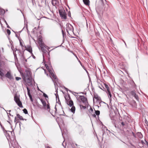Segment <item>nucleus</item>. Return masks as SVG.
Returning <instances> with one entry per match:
<instances>
[{
	"label": "nucleus",
	"mask_w": 148,
	"mask_h": 148,
	"mask_svg": "<svg viewBox=\"0 0 148 148\" xmlns=\"http://www.w3.org/2000/svg\"><path fill=\"white\" fill-rule=\"evenodd\" d=\"M125 43V45L126 46V44L125 43V42L124 41Z\"/></svg>",
	"instance_id": "09e8293b"
},
{
	"label": "nucleus",
	"mask_w": 148,
	"mask_h": 148,
	"mask_svg": "<svg viewBox=\"0 0 148 148\" xmlns=\"http://www.w3.org/2000/svg\"><path fill=\"white\" fill-rule=\"evenodd\" d=\"M5 23L7 25V27L8 28H10V27L9 26V25H8V24L7 23V22L5 20Z\"/></svg>",
	"instance_id": "c756f323"
},
{
	"label": "nucleus",
	"mask_w": 148,
	"mask_h": 148,
	"mask_svg": "<svg viewBox=\"0 0 148 148\" xmlns=\"http://www.w3.org/2000/svg\"><path fill=\"white\" fill-rule=\"evenodd\" d=\"M14 100L15 102L20 107H22L23 106L22 105L21 102L20 101L19 98L17 96L15 95L14 97Z\"/></svg>",
	"instance_id": "20e7f679"
},
{
	"label": "nucleus",
	"mask_w": 148,
	"mask_h": 148,
	"mask_svg": "<svg viewBox=\"0 0 148 148\" xmlns=\"http://www.w3.org/2000/svg\"><path fill=\"white\" fill-rule=\"evenodd\" d=\"M16 79L17 81H18L20 79H21V78L18 77H16Z\"/></svg>",
	"instance_id": "2f4dec72"
},
{
	"label": "nucleus",
	"mask_w": 148,
	"mask_h": 148,
	"mask_svg": "<svg viewBox=\"0 0 148 148\" xmlns=\"http://www.w3.org/2000/svg\"><path fill=\"white\" fill-rule=\"evenodd\" d=\"M46 108H47V109L48 110H50V106L49 105H47L46 106Z\"/></svg>",
	"instance_id": "c85d7f7f"
},
{
	"label": "nucleus",
	"mask_w": 148,
	"mask_h": 148,
	"mask_svg": "<svg viewBox=\"0 0 148 148\" xmlns=\"http://www.w3.org/2000/svg\"><path fill=\"white\" fill-rule=\"evenodd\" d=\"M62 34H63V36H64V31L63 30H62Z\"/></svg>",
	"instance_id": "4c0bfd02"
},
{
	"label": "nucleus",
	"mask_w": 148,
	"mask_h": 148,
	"mask_svg": "<svg viewBox=\"0 0 148 148\" xmlns=\"http://www.w3.org/2000/svg\"><path fill=\"white\" fill-rule=\"evenodd\" d=\"M65 89L66 90V91H68V89L67 88H65Z\"/></svg>",
	"instance_id": "79ce46f5"
},
{
	"label": "nucleus",
	"mask_w": 148,
	"mask_h": 148,
	"mask_svg": "<svg viewBox=\"0 0 148 148\" xmlns=\"http://www.w3.org/2000/svg\"><path fill=\"white\" fill-rule=\"evenodd\" d=\"M78 61H79V62L80 63V64H81V66H82L83 65H82L81 62H80V61L79 60H78Z\"/></svg>",
	"instance_id": "c9c22d12"
},
{
	"label": "nucleus",
	"mask_w": 148,
	"mask_h": 148,
	"mask_svg": "<svg viewBox=\"0 0 148 148\" xmlns=\"http://www.w3.org/2000/svg\"><path fill=\"white\" fill-rule=\"evenodd\" d=\"M145 122L147 124V123H148V122L147 121V120H146V119H145Z\"/></svg>",
	"instance_id": "ea45409f"
},
{
	"label": "nucleus",
	"mask_w": 148,
	"mask_h": 148,
	"mask_svg": "<svg viewBox=\"0 0 148 148\" xmlns=\"http://www.w3.org/2000/svg\"><path fill=\"white\" fill-rule=\"evenodd\" d=\"M66 30L67 32L69 33V32H73V28L72 26L69 24L67 25Z\"/></svg>",
	"instance_id": "423d86ee"
},
{
	"label": "nucleus",
	"mask_w": 148,
	"mask_h": 148,
	"mask_svg": "<svg viewBox=\"0 0 148 148\" xmlns=\"http://www.w3.org/2000/svg\"><path fill=\"white\" fill-rule=\"evenodd\" d=\"M76 57L77 58V59L78 60V58L76 56Z\"/></svg>",
	"instance_id": "49530a36"
},
{
	"label": "nucleus",
	"mask_w": 148,
	"mask_h": 148,
	"mask_svg": "<svg viewBox=\"0 0 148 148\" xmlns=\"http://www.w3.org/2000/svg\"><path fill=\"white\" fill-rule=\"evenodd\" d=\"M49 66L47 64H45V66L46 68L47 69L52 78L55 79V81L56 82V77L53 73V69L52 68V67L50 66V64H49Z\"/></svg>",
	"instance_id": "f257e3e1"
},
{
	"label": "nucleus",
	"mask_w": 148,
	"mask_h": 148,
	"mask_svg": "<svg viewBox=\"0 0 148 148\" xmlns=\"http://www.w3.org/2000/svg\"><path fill=\"white\" fill-rule=\"evenodd\" d=\"M23 111L26 114H28V112L26 109H24L23 110Z\"/></svg>",
	"instance_id": "b1692460"
},
{
	"label": "nucleus",
	"mask_w": 148,
	"mask_h": 148,
	"mask_svg": "<svg viewBox=\"0 0 148 148\" xmlns=\"http://www.w3.org/2000/svg\"><path fill=\"white\" fill-rule=\"evenodd\" d=\"M51 2L52 5L55 6H58L59 5L58 0H52Z\"/></svg>",
	"instance_id": "6e6552de"
},
{
	"label": "nucleus",
	"mask_w": 148,
	"mask_h": 148,
	"mask_svg": "<svg viewBox=\"0 0 148 148\" xmlns=\"http://www.w3.org/2000/svg\"><path fill=\"white\" fill-rule=\"evenodd\" d=\"M80 106L81 108H82L83 109H85L86 108V106H83L82 105H80Z\"/></svg>",
	"instance_id": "5701e85b"
},
{
	"label": "nucleus",
	"mask_w": 148,
	"mask_h": 148,
	"mask_svg": "<svg viewBox=\"0 0 148 148\" xmlns=\"http://www.w3.org/2000/svg\"><path fill=\"white\" fill-rule=\"evenodd\" d=\"M82 67H83V69H84L85 70H86V69L85 68V67H84V66L82 65Z\"/></svg>",
	"instance_id": "58836bf2"
},
{
	"label": "nucleus",
	"mask_w": 148,
	"mask_h": 148,
	"mask_svg": "<svg viewBox=\"0 0 148 148\" xmlns=\"http://www.w3.org/2000/svg\"><path fill=\"white\" fill-rule=\"evenodd\" d=\"M25 61L26 62L27 61V60H25Z\"/></svg>",
	"instance_id": "6e6d98bb"
},
{
	"label": "nucleus",
	"mask_w": 148,
	"mask_h": 148,
	"mask_svg": "<svg viewBox=\"0 0 148 148\" xmlns=\"http://www.w3.org/2000/svg\"><path fill=\"white\" fill-rule=\"evenodd\" d=\"M79 99L81 101L84 103L85 106H86L88 105V102L87 98L84 96H80Z\"/></svg>",
	"instance_id": "39448f33"
},
{
	"label": "nucleus",
	"mask_w": 148,
	"mask_h": 148,
	"mask_svg": "<svg viewBox=\"0 0 148 148\" xmlns=\"http://www.w3.org/2000/svg\"><path fill=\"white\" fill-rule=\"evenodd\" d=\"M121 124L122 126H124L125 125V123L124 122H122L121 123Z\"/></svg>",
	"instance_id": "72a5a7b5"
},
{
	"label": "nucleus",
	"mask_w": 148,
	"mask_h": 148,
	"mask_svg": "<svg viewBox=\"0 0 148 148\" xmlns=\"http://www.w3.org/2000/svg\"><path fill=\"white\" fill-rule=\"evenodd\" d=\"M28 80H29V82H30V80L29 79H28Z\"/></svg>",
	"instance_id": "a18cd8bd"
},
{
	"label": "nucleus",
	"mask_w": 148,
	"mask_h": 148,
	"mask_svg": "<svg viewBox=\"0 0 148 148\" xmlns=\"http://www.w3.org/2000/svg\"><path fill=\"white\" fill-rule=\"evenodd\" d=\"M83 1L85 4L87 5H88L89 4V0H83Z\"/></svg>",
	"instance_id": "4468645a"
},
{
	"label": "nucleus",
	"mask_w": 148,
	"mask_h": 148,
	"mask_svg": "<svg viewBox=\"0 0 148 148\" xmlns=\"http://www.w3.org/2000/svg\"><path fill=\"white\" fill-rule=\"evenodd\" d=\"M7 32L8 35H10L11 33L10 30L8 29H7Z\"/></svg>",
	"instance_id": "393cba45"
},
{
	"label": "nucleus",
	"mask_w": 148,
	"mask_h": 148,
	"mask_svg": "<svg viewBox=\"0 0 148 148\" xmlns=\"http://www.w3.org/2000/svg\"><path fill=\"white\" fill-rule=\"evenodd\" d=\"M132 136L134 137L135 138H136L137 137V136H136V134H135L133 132H132Z\"/></svg>",
	"instance_id": "bb28decb"
},
{
	"label": "nucleus",
	"mask_w": 148,
	"mask_h": 148,
	"mask_svg": "<svg viewBox=\"0 0 148 148\" xmlns=\"http://www.w3.org/2000/svg\"><path fill=\"white\" fill-rule=\"evenodd\" d=\"M20 45L22 47H23V45L21 42H20Z\"/></svg>",
	"instance_id": "e433bc0d"
},
{
	"label": "nucleus",
	"mask_w": 148,
	"mask_h": 148,
	"mask_svg": "<svg viewBox=\"0 0 148 148\" xmlns=\"http://www.w3.org/2000/svg\"><path fill=\"white\" fill-rule=\"evenodd\" d=\"M14 122L16 123H17L18 122V120L16 119V117H15V118Z\"/></svg>",
	"instance_id": "cd10ccee"
},
{
	"label": "nucleus",
	"mask_w": 148,
	"mask_h": 148,
	"mask_svg": "<svg viewBox=\"0 0 148 148\" xmlns=\"http://www.w3.org/2000/svg\"><path fill=\"white\" fill-rule=\"evenodd\" d=\"M8 122L9 123H10V122H9V121H8Z\"/></svg>",
	"instance_id": "603ef678"
},
{
	"label": "nucleus",
	"mask_w": 148,
	"mask_h": 148,
	"mask_svg": "<svg viewBox=\"0 0 148 148\" xmlns=\"http://www.w3.org/2000/svg\"><path fill=\"white\" fill-rule=\"evenodd\" d=\"M55 95H56V99H57V98L58 97V99H59V98L58 96V94H55Z\"/></svg>",
	"instance_id": "f704fd0d"
},
{
	"label": "nucleus",
	"mask_w": 148,
	"mask_h": 148,
	"mask_svg": "<svg viewBox=\"0 0 148 148\" xmlns=\"http://www.w3.org/2000/svg\"><path fill=\"white\" fill-rule=\"evenodd\" d=\"M104 134V132H103V135Z\"/></svg>",
	"instance_id": "864d4df0"
},
{
	"label": "nucleus",
	"mask_w": 148,
	"mask_h": 148,
	"mask_svg": "<svg viewBox=\"0 0 148 148\" xmlns=\"http://www.w3.org/2000/svg\"><path fill=\"white\" fill-rule=\"evenodd\" d=\"M131 95L133 96L137 100H139L138 97V95L136 94L135 91H132L131 92Z\"/></svg>",
	"instance_id": "1a4fd4ad"
},
{
	"label": "nucleus",
	"mask_w": 148,
	"mask_h": 148,
	"mask_svg": "<svg viewBox=\"0 0 148 148\" xmlns=\"http://www.w3.org/2000/svg\"><path fill=\"white\" fill-rule=\"evenodd\" d=\"M43 60H44V53H43Z\"/></svg>",
	"instance_id": "37998d69"
},
{
	"label": "nucleus",
	"mask_w": 148,
	"mask_h": 148,
	"mask_svg": "<svg viewBox=\"0 0 148 148\" xmlns=\"http://www.w3.org/2000/svg\"><path fill=\"white\" fill-rule=\"evenodd\" d=\"M79 133L81 135L84 134V131L82 129H81L79 131Z\"/></svg>",
	"instance_id": "a211bd4d"
},
{
	"label": "nucleus",
	"mask_w": 148,
	"mask_h": 148,
	"mask_svg": "<svg viewBox=\"0 0 148 148\" xmlns=\"http://www.w3.org/2000/svg\"><path fill=\"white\" fill-rule=\"evenodd\" d=\"M43 96L46 98H48V96L45 93H43Z\"/></svg>",
	"instance_id": "a878e982"
},
{
	"label": "nucleus",
	"mask_w": 148,
	"mask_h": 148,
	"mask_svg": "<svg viewBox=\"0 0 148 148\" xmlns=\"http://www.w3.org/2000/svg\"><path fill=\"white\" fill-rule=\"evenodd\" d=\"M105 87L106 88V89L107 92H109V91H110V90L109 88V86H108L106 84H105Z\"/></svg>",
	"instance_id": "412c9836"
},
{
	"label": "nucleus",
	"mask_w": 148,
	"mask_h": 148,
	"mask_svg": "<svg viewBox=\"0 0 148 148\" xmlns=\"http://www.w3.org/2000/svg\"><path fill=\"white\" fill-rule=\"evenodd\" d=\"M10 111H11V110H9V112H10Z\"/></svg>",
	"instance_id": "5fc2aeb1"
},
{
	"label": "nucleus",
	"mask_w": 148,
	"mask_h": 148,
	"mask_svg": "<svg viewBox=\"0 0 148 148\" xmlns=\"http://www.w3.org/2000/svg\"><path fill=\"white\" fill-rule=\"evenodd\" d=\"M89 113L92 115V116L93 117H96V115L94 114V113L93 112V110L91 107H90V109L89 110Z\"/></svg>",
	"instance_id": "f8f14e48"
},
{
	"label": "nucleus",
	"mask_w": 148,
	"mask_h": 148,
	"mask_svg": "<svg viewBox=\"0 0 148 148\" xmlns=\"http://www.w3.org/2000/svg\"><path fill=\"white\" fill-rule=\"evenodd\" d=\"M71 111L73 113H74L75 110V107L74 106H72V107L70 109Z\"/></svg>",
	"instance_id": "dca6fc26"
},
{
	"label": "nucleus",
	"mask_w": 148,
	"mask_h": 148,
	"mask_svg": "<svg viewBox=\"0 0 148 148\" xmlns=\"http://www.w3.org/2000/svg\"><path fill=\"white\" fill-rule=\"evenodd\" d=\"M41 101L44 107H45L46 106V102L45 101L43 100L42 99L41 100Z\"/></svg>",
	"instance_id": "6ab92c4d"
},
{
	"label": "nucleus",
	"mask_w": 148,
	"mask_h": 148,
	"mask_svg": "<svg viewBox=\"0 0 148 148\" xmlns=\"http://www.w3.org/2000/svg\"><path fill=\"white\" fill-rule=\"evenodd\" d=\"M3 75V73L1 70H0V75L1 76H2Z\"/></svg>",
	"instance_id": "7c9ffc66"
},
{
	"label": "nucleus",
	"mask_w": 148,
	"mask_h": 148,
	"mask_svg": "<svg viewBox=\"0 0 148 148\" xmlns=\"http://www.w3.org/2000/svg\"><path fill=\"white\" fill-rule=\"evenodd\" d=\"M9 115H10L11 116V114H10V113H9Z\"/></svg>",
	"instance_id": "3c124183"
},
{
	"label": "nucleus",
	"mask_w": 148,
	"mask_h": 148,
	"mask_svg": "<svg viewBox=\"0 0 148 148\" xmlns=\"http://www.w3.org/2000/svg\"><path fill=\"white\" fill-rule=\"evenodd\" d=\"M27 94L29 97L31 101H32L33 99L32 98V95H31L30 93V90L29 88L28 87H27Z\"/></svg>",
	"instance_id": "9b49d317"
},
{
	"label": "nucleus",
	"mask_w": 148,
	"mask_h": 148,
	"mask_svg": "<svg viewBox=\"0 0 148 148\" xmlns=\"http://www.w3.org/2000/svg\"><path fill=\"white\" fill-rule=\"evenodd\" d=\"M5 76L10 79H13V77L9 71L7 72V73L5 75Z\"/></svg>",
	"instance_id": "9d476101"
},
{
	"label": "nucleus",
	"mask_w": 148,
	"mask_h": 148,
	"mask_svg": "<svg viewBox=\"0 0 148 148\" xmlns=\"http://www.w3.org/2000/svg\"><path fill=\"white\" fill-rule=\"evenodd\" d=\"M69 99H67L65 97V99L66 100V103L68 105H69L70 106H72L73 105V101L70 100L71 97L69 95L68 96Z\"/></svg>",
	"instance_id": "0eeeda50"
},
{
	"label": "nucleus",
	"mask_w": 148,
	"mask_h": 148,
	"mask_svg": "<svg viewBox=\"0 0 148 148\" xmlns=\"http://www.w3.org/2000/svg\"><path fill=\"white\" fill-rule=\"evenodd\" d=\"M38 42L42 52L45 53L46 51H47L45 49L46 47L41 38H39L38 39Z\"/></svg>",
	"instance_id": "7ed1b4c3"
},
{
	"label": "nucleus",
	"mask_w": 148,
	"mask_h": 148,
	"mask_svg": "<svg viewBox=\"0 0 148 148\" xmlns=\"http://www.w3.org/2000/svg\"><path fill=\"white\" fill-rule=\"evenodd\" d=\"M137 137L136 138H142L143 137V136L141 132H138L136 134Z\"/></svg>",
	"instance_id": "ddd939ff"
},
{
	"label": "nucleus",
	"mask_w": 148,
	"mask_h": 148,
	"mask_svg": "<svg viewBox=\"0 0 148 148\" xmlns=\"http://www.w3.org/2000/svg\"><path fill=\"white\" fill-rule=\"evenodd\" d=\"M108 95L109 97H110V98H111L112 95H111V93L110 92V91H109V92H108Z\"/></svg>",
	"instance_id": "4be33fe9"
},
{
	"label": "nucleus",
	"mask_w": 148,
	"mask_h": 148,
	"mask_svg": "<svg viewBox=\"0 0 148 148\" xmlns=\"http://www.w3.org/2000/svg\"><path fill=\"white\" fill-rule=\"evenodd\" d=\"M59 12L62 19H66V14L63 8L59 9Z\"/></svg>",
	"instance_id": "f03ea898"
},
{
	"label": "nucleus",
	"mask_w": 148,
	"mask_h": 148,
	"mask_svg": "<svg viewBox=\"0 0 148 148\" xmlns=\"http://www.w3.org/2000/svg\"><path fill=\"white\" fill-rule=\"evenodd\" d=\"M95 110V114L97 116L99 115L100 114V113L99 111L98 110Z\"/></svg>",
	"instance_id": "aec40b11"
},
{
	"label": "nucleus",
	"mask_w": 148,
	"mask_h": 148,
	"mask_svg": "<svg viewBox=\"0 0 148 148\" xmlns=\"http://www.w3.org/2000/svg\"><path fill=\"white\" fill-rule=\"evenodd\" d=\"M85 70V71H86V72L87 73H88V71H87L86 69V70Z\"/></svg>",
	"instance_id": "c03bdc74"
},
{
	"label": "nucleus",
	"mask_w": 148,
	"mask_h": 148,
	"mask_svg": "<svg viewBox=\"0 0 148 148\" xmlns=\"http://www.w3.org/2000/svg\"><path fill=\"white\" fill-rule=\"evenodd\" d=\"M146 144H147V147H148V142L146 141Z\"/></svg>",
	"instance_id": "a19ab883"
},
{
	"label": "nucleus",
	"mask_w": 148,
	"mask_h": 148,
	"mask_svg": "<svg viewBox=\"0 0 148 148\" xmlns=\"http://www.w3.org/2000/svg\"><path fill=\"white\" fill-rule=\"evenodd\" d=\"M28 51H29L30 52H32V49L31 48H30L29 49H27Z\"/></svg>",
	"instance_id": "473e14b6"
},
{
	"label": "nucleus",
	"mask_w": 148,
	"mask_h": 148,
	"mask_svg": "<svg viewBox=\"0 0 148 148\" xmlns=\"http://www.w3.org/2000/svg\"><path fill=\"white\" fill-rule=\"evenodd\" d=\"M53 82H54V84L55 85V82H54V81L53 80Z\"/></svg>",
	"instance_id": "8fccbe9b"
},
{
	"label": "nucleus",
	"mask_w": 148,
	"mask_h": 148,
	"mask_svg": "<svg viewBox=\"0 0 148 148\" xmlns=\"http://www.w3.org/2000/svg\"><path fill=\"white\" fill-rule=\"evenodd\" d=\"M16 116L18 118H19V119L21 120H26V119H24L23 118V117L22 116H21L19 114H16Z\"/></svg>",
	"instance_id": "2eb2a0df"
},
{
	"label": "nucleus",
	"mask_w": 148,
	"mask_h": 148,
	"mask_svg": "<svg viewBox=\"0 0 148 148\" xmlns=\"http://www.w3.org/2000/svg\"><path fill=\"white\" fill-rule=\"evenodd\" d=\"M13 53H14V56H15V53H14V52H13Z\"/></svg>",
	"instance_id": "de8ad7c7"
},
{
	"label": "nucleus",
	"mask_w": 148,
	"mask_h": 148,
	"mask_svg": "<svg viewBox=\"0 0 148 148\" xmlns=\"http://www.w3.org/2000/svg\"><path fill=\"white\" fill-rule=\"evenodd\" d=\"M4 10L3 9H0V14L1 15H3L5 13Z\"/></svg>",
	"instance_id": "f3484780"
}]
</instances>
